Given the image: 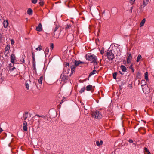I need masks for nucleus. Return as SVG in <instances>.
<instances>
[{"instance_id":"nucleus-1","label":"nucleus","mask_w":154,"mask_h":154,"mask_svg":"<svg viewBox=\"0 0 154 154\" xmlns=\"http://www.w3.org/2000/svg\"><path fill=\"white\" fill-rule=\"evenodd\" d=\"M86 58L87 60L89 61H91V63H94V66L97 64V57L94 55L92 54H89L86 55Z\"/></svg>"},{"instance_id":"nucleus-2","label":"nucleus","mask_w":154,"mask_h":154,"mask_svg":"<svg viewBox=\"0 0 154 154\" xmlns=\"http://www.w3.org/2000/svg\"><path fill=\"white\" fill-rule=\"evenodd\" d=\"M91 114L93 117L96 119H100L102 116L101 112L97 110L92 111Z\"/></svg>"},{"instance_id":"nucleus-3","label":"nucleus","mask_w":154,"mask_h":154,"mask_svg":"<svg viewBox=\"0 0 154 154\" xmlns=\"http://www.w3.org/2000/svg\"><path fill=\"white\" fill-rule=\"evenodd\" d=\"M72 62L74 65H72L70 66L71 69L72 73H73V72H75V68L80 65L79 61H77L75 60H73Z\"/></svg>"},{"instance_id":"nucleus-4","label":"nucleus","mask_w":154,"mask_h":154,"mask_svg":"<svg viewBox=\"0 0 154 154\" xmlns=\"http://www.w3.org/2000/svg\"><path fill=\"white\" fill-rule=\"evenodd\" d=\"M106 56L107 57V58L109 60H112L114 57V54L110 51H109L106 54Z\"/></svg>"},{"instance_id":"nucleus-5","label":"nucleus","mask_w":154,"mask_h":154,"mask_svg":"<svg viewBox=\"0 0 154 154\" xmlns=\"http://www.w3.org/2000/svg\"><path fill=\"white\" fill-rule=\"evenodd\" d=\"M65 74V73H63L61 74L60 77V79H61V82H66V80L68 79V77Z\"/></svg>"},{"instance_id":"nucleus-6","label":"nucleus","mask_w":154,"mask_h":154,"mask_svg":"<svg viewBox=\"0 0 154 154\" xmlns=\"http://www.w3.org/2000/svg\"><path fill=\"white\" fill-rule=\"evenodd\" d=\"M10 48V45H7L5 48V51L4 54L5 56H8Z\"/></svg>"},{"instance_id":"nucleus-7","label":"nucleus","mask_w":154,"mask_h":154,"mask_svg":"<svg viewBox=\"0 0 154 154\" xmlns=\"http://www.w3.org/2000/svg\"><path fill=\"white\" fill-rule=\"evenodd\" d=\"M149 2V0H143V5L142 3L140 4V8L143 9V8L148 4Z\"/></svg>"},{"instance_id":"nucleus-8","label":"nucleus","mask_w":154,"mask_h":154,"mask_svg":"<svg viewBox=\"0 0 154 154\" xmlns=\"http://www.w3.org/2000/svg\"><path fill=\"white\" fill-rule=\"evenodd\" d=\"M27 123L25 121H24L23 123V129L25 131H27Z\"/></svg>"},{"instance_id":"nucleus-9","label":"nucleus","mask_w":154,"mask_h":154,"mask_svg":"<svg viewBox=\"0 0 154 154\" xmlns=\"http://www.w3.org/2000/svg\"><path fill=\"white\" fill-rule=\"evenodd\" d=\"M15 56L14 54H12L11 56V62L13 63L14 62V60L15 59Z\"/></svg>"},{"instance_id":"nucleus-10","label":"nucleus","mask_w":154,"mask_h":154,"mask_svg":"<svg viewBox=\"0 0 154 154\" xmlns=\"http://www.w3.org/2000/svg\"><path fill=\"white\" fill-rule=\"evenodd\" d=\"M36 30L38 32L41 31L42 30V25L39 23L38 26L36 27Z\"/></svg>"},{"instance_id":"nucleus-11","label":"nucleus","mask_w":154,"mask_h":154,"mask_svg":"<svg viewBox=\"0 0 154 154\" xmlns=\"http://www.w3.org/2000/svg\"><path fill=\"white\" fill-rule=\"evenodd\" d=\"M8 23H9L7 20H4L3 23V24L4 27L5 28H7L8 26Z\"/></svg>"},{"instance_id":"nucleus-12","label":"nucleus","mask_w":154,"mask_h":154,"mask_svg":"<svg viewBox=\"0 0 154 154\" xmlns=\"http://www.w3.org/2000/svg\"><path fill=\"white\" fill-rule=\"evenodd\" d=\"M142 57L140 54H139L136 60V62H138L142 60Z\"/></svg>"},{"instance_id":"nucleus-13","label":"nucleus","mask_w":154,"mask_h":154,"mask_svg":"<svg viewBox=\"0 0 154 154\" xmlns=\"http://www.w3.org/2000/svg\"><path fill=\"white\" fill-rule=\"evenodd\" d=\"M92 86L91 85H89L86 86V90L87 91H89L92 90Z\"/></svg>"},{"instance_id":"nucleus-14","label":"nucleus","mask_w":154,"mask_h":154,"mask_svg":"<svg viewBox=\"0 0 154 154\" xmlns=\"http://www.w3.org/2000/svg\"><path fill=\"white\" fill-rule=\"evenodd\" d=\"M33 11L30 8H29L27 10V14L29 15H31L32 14Z\"/></svg>"},{"instance_id":"nucleus-15","label":"nucleus","mask_w":154,"mask_h":154,"mask_svg":"<svg viewBox=\"0 0 154 154\" xmlns=\"http://www.w3.org/2000/svg\"><path fill=\"white\" fill-rule=\"evenodd\" d=\"M28 112H26L23 115V117L24 118V120H25L26 119L27 117H28Z\"/></svg>"},{"instance_id":"nucleus-16","label":"nucleus","mask_w":154,"mask_h":154,"mask_svg":"<svg viewBox=\"0 0 154 154\" xmlns=\"http://www.w3.org/2000/svg\"><path fill=\"white\" fill-rule=\"evenodd\" d=\"M67 39L69 41H71L73 39V37L72 35H68L67 36Z\"/></svg>"},{"instance_id":"nucleus-17","label":"nucleus","mask_w":154,"mask_h":154,"mask_svg":"<svg viewBox=\"0 0 154 154\" xmlns=\"http://www.w3.org/2000/svg\"><path fill=\"white\" fill-rule=\"evenodd\" d=\"M144 152L145 154H146L145 153L146 152L147 153V154H151L150 152L146 147H144Z\"/></svg>"},{"instance_id":"nucleus-18","label":"nucleus","mask_w":154,"mask_h":154,"mask_svg":"<svg viewBox=\"0 0 154 154\" xmlns=\"http://www.w3.org/2000/svg\"><path fill=\"white\" fill-rule=\"evenodd\" d=\"M121 68L122 71L124 72H125L126 71L127 69L124 66L122 65L121 66Z\"/></svg>"},{"instance_id":"nucleus-19","label":"nucleus","mask_w":154,"mask_h":154,"mask_svg":"<svg viewBox=\"0 0 154 154\" xmlns=\"http://www.w3.org/2000/svg\"><path fill=\"white\" fill-rule=\"evenodd\" d=\"M96 144L98 146H100V145H102L103 143L102 140H100V142L99 141H96Z\"/></svg>"},{"instance_id":"nucleus-20","label":"nucleus","mask_w":154,"mask_h":154,"mask_svg":"<svg viewBox=\"0 0 154 154\" xmlns=\"http://www.w3.org/2000/svg\"><path fill=\"white\" fill-rule=\"evenodd\" d=\"M43 79V76L42 75L40 77L39 79H38V83L40 85H41Z\"/></svg>"},{"instance_id":"nucleus-21","label":"nucleus","mask_w":154,"mask_h":154,"mask_svg":"<svg viewBox=\"0 0 154 154\" xmlns=\"http://www.w3.org/2000/svg\"><path fill=\"white\" fill-rule=\"evenodd\" d=\"M146 21V20L145 19H143L141 22L140 24V26L141 27L143 26L145 22Z\"/></svg>"},{"instance_id":"nucleus-22","label":"nucleus","mask_w":154,"mask_h":154,"mask_svg":"<svg viewBox=\"0 0 154 154\" xmlns=\"http://www.w3.org/2000/svg\"><path fill=\"white\" fill-rule=\"evenodd\" d=\"M132 59V56L131 55V53H129L128 54V57L127 59L131 60Z\"/></svg>"},{"instance_id":"nucleus-23","label":"nucleus","mask_w":154,"mask_h":154,"mask_svg":"<svg viewBox=\"0 0 154 154\" xmlns=\"http://www.w3.org/2000/svg\"><path fill=\"white\" fill-rule=\"evenodd\" d=\"M59 28V27L57 26V25L56 26V27H55L54 31V32L53 33V36H54L55 35V32H56V31L57 30V29Z\"/></svg>"},{"instance_id":"nucleus-24","label":"nucleus","mask_w":154,"mask_h":154,"mask_svg":"<svg viewBox=\"0 0 154 154\" xmlns=\"http://www.w3.org/2000/svg\"><path fill=\"white\" fill-rule=\"evenodd\" d=\"M72 27V26L70 24H67L66 26L65 29L67 30L68 29H70Z\"/></svg>"},{"instance_id":"nucleus-25","label":"nucleus","mask_w":154,"mask_h":154,"mask_svg":"<svg viewBox=\"0 0 154 154\" xmlns=\"http://www.w3.org/2000/svg\"><path fill=\"white\" fill-rule=\"evenodd\" d=\"M97 71L95 70H94L92 72H91L89 74V76H91L92 75L95 74V72H96Z\"/></svg>"},{"instance_id":"nucleus-26","label":"nucleus","mask_w":154,"mask_h":154,"mask_svg":"<svg viewBox=\"0 0 154 154\" xmlns=\"http://www.w3.org/2000/svg\"><path fill=\"white\" fill-rule=\"evenodd\" d=\"M85 86L83 87L82 88H81V90L79 91V93H82V92H84L85 91Z\"/></svg>"},{"instance_id":"nucleus-27","label":"nucleus","mask_w":154,"mask_h":154,"mask_svg":"<svg viewBox=\"0 0 154 154\" xmlns=\"http://www.w3.org/2000/svg\"><path fill=\"white\" fill-rule=\"evenodd\" d=\"M145 79L147 81L148 80V72H146L145 73Z\"/></svg>"},{"instance_id":"nucleus-28","label":"nucleus","mask_w":154,"mask_h":154,"mask_svg":"<svg viewBox=\"0 0 154 154\" xmlns=\"http://www.w3.org/2000/svg\"><path fill=\"white\" fill-rule=\"evenodd\" d=\"M69 63H67L66 64H65L64 69V71L66 70V69L67 68V67H69Z\"/></svg>"},{"instance_id":"nucleus-29","label":"nucleus","mask_w":154,"mask_h":154,"mask_svg":"<svg viewBox=\"0 0 154 154\" xmlns=\"http://www.w3.org/2000/svg\"><path fill=\"white\" fill-rule=\"evenodd\" d=\"M117 73L116 72H115L113 74V78L116 79V76H117Z\"/></svg>"},{"instance_id":"nucleus-30","label":"nucleus","mask_w":154,"mask_h":154,"mask_svg":"<svg viewBox=\"0 0 154 154\" xmlns=\"http://www.w3.org/2000/svg\"><path fill=\"white\" fill-rule=\"evenodd\" d=\"M25 86L26 88H27V89H28L29 88V85L26 82L25 83Z\"/></svg>"},{"instance_id":"nucleus-31","label":"nucleus","mask_w":154,"mask_h":154,"mask_svg":"<svg viewBox=\"0 0 154 154\" xmlns=\"http://www.w3.org/2000/svg\"><path fill=\"white\" fill-rule=\"evenodd\" d=\"M42 49V46H41V45H40L39 46L38 48H36V50L37 51L38 50H41Z\"/></svg>"},{"instance_id":"nucleus-32","label":"nucleus","mask_w":154,"mask_h":154,"mask_svg":"<svg viewBox=\"0 0 154 154\" xmlns=\"http://www.w3.org/2000/svg\"><path fill=\"white\" fill-rule=\"evenodd\" d=\"M49 52V48L48 47H47L45 50V54H47Z\"/></svg>"},{"instance_id":"nucleus-33","label":"nucleus","mask_w":154,"mask_h":154,"mask_svg":"<svg viewBox=\"0 0 154 154\" xmlns=\"http://www.w3.org/2000/svg\"><path fill=\"white\" fill-rule=\"evenodd\" d=\"M32 2L34 4L37 3L38 0H31Z\"/></svg>"},{"instance_id":"nucleus-34","label":"nucleus","mask_w":154,"mask_h":154,"mask_svg":"<svg viewBox=\"0 0 154 154\" xmlns=\"http://www.w3.org/2000/svg\"><path fill=\"white\" fill-rule=\"evenodd\" d=\"M35 116H37L38 117H42V118H45V116H44L43 115L40 116V115H38V114L36 115Z\"/></svg>"},{"instance_id":"nucleus-35","label":"nucleus","mask_w":154,"mask_h":154,"mask_svg":"<svg viewBox=\"0 0 154 154\" xmlns=\"http://www.w3.org/2000/svg\"><path fill=\"white\" fill-rule=\"evenodd\" d=\"M39 4L41 6H43L44 4V2L43 1H41L39 2Z\"/></svg>"},{"instance_id":"nucleus-36","label":"nucleus","mask_w":154,"mask_h":154,"mask_svg":"<svg viewBox=\"0 0 154 154\" xmlns=\"http://www.w3.org/2000/svg\"><path fill=\"white\" fill-rule=\"evenodd\" d=\"M135 0H130V1L129 2H130L131 4H132L134 3V2L135 1Z\"/></svg>"},{"instance_id":"nucleus-37","label":"nucleus","mask_w":154,"mask_h":154,"mask_svg":"<svg viewBox=\"0 0 154 154\" xmlns=\"http://www.w3.org/2000/svg\"><path fill=\"white\" fill-rule=\"evenodd\" d=\"M88 111H87V109H85V110L84 111V114L86 115L88 114Z\"/></svg>"},{"instance_id":"nucleus-38","label":"nucleus","mask_w":154,"mask_h":154,"mask_svg":"<svg viewBox=\"0 0 154 154\" xmlns=\"http://www.w3.org/2000/svg\"><path fill=\"white\" fill-rule=\"evenodd\" d=\"M104 53V49H101L100 51V53L101 54H103Z\"/></svg>"},{"instance_id":"nucleus-39","label":"nucleus","mask_w":154,"mask_h":154,"mask_svg":"<svg viewBox=\"0 0 154 154\" xmlns=\"http://www.w3.org/2000/svg\"><path fill=\"white\" fill-rule=\"evenodd\" d=\"M131 62V61L130 60H127V64H129V63Z\"/></svg>"},{"instance_id":"nucleus-40","label":"nucleus","mask_w":154,"mask_h":154,"mask_svg":"<svg viewBox=\"0 0 154 154\" xmlns=\"http://www.w3.org/2000/svg\"><path fill=\"white\" fill-rule=\"evenodd\" d=\"M51 47V48L52 49H53L54 48V44L53 43H51L50 45Z\"/></svg>"},{"instance_id":"nucleus-41","label":"nucleus","mask_w":154,"mask_h":154,"mask_svg":"<svg viewBox=\"0 0 154 154\" xmlns=\"http://www.w3.org/2000/svg\"><path fill=\"white\" fill-rule=\"evenodd\" d=\"M128 141L130 143H131L133 142V141L131 139H129Z\"/></svg>"},{"instance_id":"nucleus-42","label":"nucleus","mask_w":154,"mask_h":154,"mask_svg":"<svg viewBox=\"0 0 154 154\" xmlns=\"http://www.w3.org/2000/svg\"><path fill=\"white\" fill-rule=\"evenodd\" d=\"M133 65V64H131V65L130 66H129V68L130 69H132L134 68H133V66H132Z\"/></svg>"},{"instance_id":"nucleus-43","label":"nucleus","mask_w":154,"mask_h":154,"mask_svg":"<svg viewBox=\"0 0 154 154\" xmlns=\"http://www.w3.org/2000/svg\"><path fill=\"white\" fill-rule=\"evenodd\" d=\"M14 42L13 40H11V44H14Z\"/></svg>"},{"instance_id":"nucleus-44","label":"nucleus","mask_w":154,"mask_h":154,"mask_svg":"<svg viewBox=\"0 0 154 154\" xmlns=\"http://www.w3.org/2000/svg\"><path fill=\"white\" fill-rule=\"evenodd\" d=\"M32 66H35V61H32Z\"/></svg>"},{"instance_id":"nucleus-45","label":"nucleus","mask_w":154,"mask_h":154,"mask_svg":"<svg viewBox=\"0 0 154 154\" xmlns=\"http://www.w3.org/2000/svg\"><path fill=\"white\" fill-rule=\"evenodd\" d=\"M21 61L22 63H24V60L23 58H22V59H21Z\"/></svg>"},{"instance_id":"nucleus-46","label":"nucleus","mask_w":154,"mask_h":154,"mask_svg":"<svg viewBox=\"0 0 154 154\" xmlns=\"http://www.w3.org/2000/svg\"><path fill=\"white\" fill-rule=\"evenodd\" d=\"M79 65H80L81 64H84V63H85L83 62H82L80 61H79Z\"/></svg>"},{"instance_id":"nucleus-47","label":"nucleus","mask_w":154,"mask_h":154,"mask_svg":"<svg viewBox=\"0 0 154 154\" xmlns=\"http://www.w3.org/2000/svg\"><path fill=\"white\" fill-rule=\"evenodd\" d=\"M15 69H16L15 67H13L11 69V71H13Z\"/></svg>"},{"instance_id":"nucleus-48","label":"nucleus","mask_w":154,"mask_h":154,"mask_svg":"<svg viewBox=\"0 0 154 154\" xmlns=\"http://www.w3.org/2000/svg\"><path fill=\"white\" fill-rule=\"evenodd\" d=\"M32 57H35L34 53L33 52H32Z\"/></svg>"},{"instance_id":"nucleus-49","label":"nucleus","mask_w":154,"mask_h":154,"mask_svg":"<svg viewBox=\"0 0 154 154\" xmlns=\"http://www.w3.org/2000/svg\"><path fill=\"white\" fill-rule=\"evenodd\" d=\"M132 9H133V7H131V9L130 10V12L131 13L132 12Z\"/></svg>"},{"instance_id":"nucleus-50","label":"nucleus","mask_w":154,"mask_h":154,"mask_svg":"<svg viewBox=\"0 0 154 154\" xmlns=\"http://www.w3.org/2000/svg\"><path fill=\"white\" fill-rule=\"evenodd\" d=\"M35 85H36V87H37V88H41V86L40 85H39V86L38 87V86L36 84Z\"/></svg>"},{"instance_id":"nucleus-51","label":"nucleus","mask_w":154,"mask_h":154,"mask_svg":"<svg viewBox=\"0 0 154 154\" xmlns=\"http://www.w3.org/2000/svg\"><path fill=\"white\" fill-rule=\"evenodd\" d=\"M33 66V69L34 70H35L36 69V68L35 67V66Z\"/></svg>"},{"instance_id":"nucleus-52","label":"nucleus","mask_w":154,"mask_h":154,"mask_svg":"<svg viewBox=\"0 0 154 154\" xmlns=\"http://www.w3.org/2000/svg\"><path fill=\"white\" fill-rule=\"evenodd\" d=\"M32 61H35V57H32Z\"/></svg>"},{"instance_id":"nucleus-53","label":"nucleus","mask_w":154,"mask_h":154,"mask_svg":"<svg viewBox=\"0 0 154 154\" xmlns=\"http://www.w3.org/2000/svg\"><path fill=\"white\" fill-rule=\"evenodd\" d=\"M64 100V98H63V99L62 100L61 102H60V104H61L63 102V100Z\"/></svg>"},{"instance_id":"nucleus-54","label":"nucleus","mask_w":154,"mask_h":154,"mask_svg":"<svg viewBox=\"0 0 154 154\" xmlns=\"http://www.w3.org/2000/svg\"><path fill=\"white\" fill-rule=\"evenodd\" d=\"M2 128H0V133L2 132Z\"/></svg>"},{"instance_id":"nucleus-55","label":"nucleus","mask_w":154,"mask_h":154,"mask_svg":"<svg viewBox=\"0 0 154 154\" xmlns=\"http://www.w3.org/2000/svg\"><path fill=\"white\" fill-rule=\"evenodd\" d=\"M144 86H145V87H146V88H148V86H147V85H146V84H144Z\"/></svg>"},{"instance_id":"nucleus-56","label":"nucleus","mask_w":154,"mask_h":154,"mask_svg":"<svg viewBox=\"0 0 154 154\" xmlns=\"http://www.w3.org/2000/svg\"><path fill=\"white\" fill-rule=\"evenodd\" d=\"M142 88L143 89V90L144 91V88H143V87L144 86V85H142Z\"/></svg>"},{"instance_id":"nucleus-57","label":"nucleus","mask_w":154,"mask_h":154,"mask_svg":"<svg viewBox=\"0 0 154 154\" xmlns=\"http://www.w3.org/2000/svg\"><path fill=\"white\" fill-rule=\"evenodd\" d=\"M131 69V70H132V72H134V68H133V69Z\"/></svg>"},{"instance_id":"nucleus-58","label":"nucleus","mask_w":154,"mask_h":154,"mask_svg":"<svg viewBox=\"0 0 154 154\" xmlns=\"http://www.w3.org/2000/svg\"><path fill=\"white\" fill-rule=\"evenodd\" d=\"M139 74H140V73H139V72H138L137 73V75H139Z\"/></svg>"},{"instance_id":"nucleus-59","label":"nucleus","mask_w":154,"mask_h":154,"mask_svg":"<svg viewBox=\"0 0 154 154\" xmlns=\"http://www.w3.org/2000/svg\"><path fill=\"white\" fill-rule=\"evenodd\" d=\"M119 72V73H120L121 74H123V73H122L120 71Z\"/></svg>"},{"instance_id":"nucleus-60","label":"nucleus","mask_w":154,"mask_h":154,"mask_svg":"<svg viewBox=\"0 0 154 154\" xmlns=\"http://www.w3.org/2000/svg\"><path fill=\"white\" fill-rule=\"evenodd\" d=\"M9 65H10V66H11L12 67V66H11V65H12V64H11V63H10V64H9Z\"/></svg>"},{"instance_id":"nucleus-61","label":"nucleus","mask_w":154,"mask_h":154,"mask_svg":"<svg viewBox=\"0 0 154 154\" xmlns=\"http://www.w3.org/2000/svg\"><path fill=\"white\" fill-rule=\"evenodd\" d=\"M144 81H142L141 82V84H142V82H143Z\"/></svg>"},{"instance_id":"nucleus-62","label":"nucleus","mask_w":154,"mask_h":154,"mask_svg":"<svg viewBox=\"0 0 154 154\" xmlns=\"http://www.w3.org/2000/svg\"><path fill=\"white\" fill-rule=\"evenodd\" d=\"M84 109L85 110V109H86V108H85V106H84Z\"/></svg>"},{"instance_id":"nucleus-63","label":"nucleus","mask_w":154,"mask_h":154,"mask_svg":"<svg viewBox=\"0 0 154 154\" xmlns=\"http://www.w3.org/2000/svg\"><path fill=\"white\" fill-rule=\"evenodd\" d=\"M98 66L97 67V66L96 67H95V66L94 67V68H98Z\"/></svg>"},{"instance_id":"nucleus-64","label":"nucleus","mask_w":154,"mask_h":154,"mask_svg":"<svg viewBox=\"0 0 154 154\" xmlns=\"http://www.w3.org/2000/svg\"><path fill=\"white\" fill-rule=\"evenodd\" d=\"M133 144L134 145H136V144H135V143H133Z\"/></svg>"}]
</instances>
